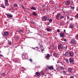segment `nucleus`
Instances as JSON below:
<instances>
[{"instance_id": "nucleus-47", "label": "nucleus", "mask_w": 78, "mask_h": 78, "mask_svg": "<svg viewBox=\"0 0 78 78\" xmlns=\"http://www.w3.org/2000/svg\"><path fill=\"white\" fill-rule=\"evenodd\" d=\"M43 7H45V4L43 5H42Z\"/></svg>"}, {"instance_id": "nucleus-29", "label": "nucleus", "mask_w": 78, "mask_h": 78, "mask_svg": "<svg viewBox=\"0 0 78 78\" xmlns=\"http://www.w3.org/2000/svg\"><path fill=\"white\" fill-rule=\"evenodd\" d=\"M12 43H11V42L10 41H8V44L9 45H11V44Z\"/></svg>"}, {"instance_id": "nucleus-62", "label": "nucleus", "mask_w": 78, "mask_h": 78, "mask_svg": "<svg viewBox=\"0 0 78 78\" xmlns=\"http://www.w3.org/2000/svg\"><path fill=\"white\" fill-rule=\"evenodd\" d=\"M25 58H26V56H25Z\"/></svg>"}, {"instance_id": "nucleus-43", "label": "nucleus", "mask_w": 78, "mask_h": 78, "mask_svg": "<svg viewBox=\"0 0 78 78\" xmlns=\"http://www.w3.org/2000/svg\"><path fill=\"white\" fill-rule=\"evenodd\" d=\"M64 41H65V42H66V41H67V40L65 38L64 40Z\"/></svg>"}, {"instance_id": "nucleus-39", "label": "nucleus", "mask_w": 78, "mask_h": 78, "mask_svg": "<svg viewBox=\"0 0 78 78\" xmlns=\"http://www.w3.org/2000/svg\"><path fill=\"white\" fill-rule=\"evenodd\" d=\"M57 63H61V62H60V60H58V61H57Z\"/></svg>"}, {"instance_id": "nucleus-14", "label": "nucleus", "mask_w": 78, "mask_h": 78, "mask_svg": "<svg viewBox=\"0 0 78 78\" xmlns=\"http://www.w3.org/2000/svg\"><path fill=\"white\" fill-rule=\"evenodd\" d=\"M68 72H70V73H72V68H68Z\"/></svg>"}, {"instance_id": "nucleus-34", "label": "nucleus", "mask_w": 78, "mask_h": 78, "mask_svg": "<svg viewBox=\"0 0 78 78\" xmlns=\"http://www.w3.org/2000/svg\"><path fill=\"white\" fill-rule=\"evenodd\" d=\"M21 7H22V8H23V9H25V8L23 6V5H21Z\"/></svg>"}, {"instance_id": "nucleus-35", "label": "nucleus", "mask_w": 78, "mask_h": 78, "mask_svg": "<svg viewBox=\"0 0 78 78\" xmlns=\"http://www.w3.org/2000/svg\"><path fill=\"white\" fill-rule=\"evenodd\" d=\"M57 31L58 33H59V32H60V31H59V29H57Z\"/></svg>"}, {"instance_id": "nucleus-8", "label": "nucleus", "mask_w": 78, "mask_h": 78, "mask_svg": "<svg viewBox=\"0 0 78 78\" xmlns=\"http://www.w3.org/2000/svg\"><path fill=\"white\" fill-rule=\"evenodd\" d=\"M53 55H54V56H55V57H56L57 58H58V57H59V56H58V54L56 53H54Z\"/></svg>"}, {"instance_id": "nucleus-7", "label": "nucleus", "mask_w": 78, "mask_h": 78, "mask_svg": "<svg viewBox=\"0 0 78 78\" xmlns=\"http://www.w3.org/2000/svg\"><path fill=\"white\" fill-rule=\"evenodd\" d=\"M5 14L6 15V16H7L8 17H12L13 16L12 15H11V14L10 13H8L7 14Z\"/></svg>"}, {"instance_id": "nucleus-57", "label": "nucleus", "mask_w": 78, "mask_h": 78, "mask_svg": "<svg viewBox=\"0 0 78 78\" xmlns=\"http://www.w3.org/2000/svg\"><path fill=\"white\" fill-rule=\"evenodd\" d=\"M27 12H28V13H30V12H28L27 11Z\"/></svg>"}, {"instance_id": "nucleus-46", "label": "nucleus", "mask_w": 78, "mask_h": 78, "mask_svg": "<svg viewBox=\"0 0 78 78\" xmlns=\"http://www.w3.org/2000/svg\"><path fill=\"white\" fill-rule=\"evenodd\" d=\"M23 56H27V54H23Z\"/></svg>"}, {"instance_id": "nucleus-30", "label": "nucleus", "mask_w": 78, "mask_h": 78, "mask_svg": "<svg viewBox=\"0 0 78 78\" xmlns=\"http://www.w3.org/2000/svg\"><path fill=\"white\" fill-rule=\"evenodd\" d=\"M14 6L15 7H17L18 6V5L16 4H14Z\"/></svg>"}, {"instance_id": "nucleus-37", "label": "nucleus", "mask_w": 78, "mask_h": 78, "mask_svg": "<svg viewBox=\"0 0 78 78\" xmlns=\"http://www.w3.org/2000/svg\"><path fill=\"white\" fill-rule=\"evenodd\" d=\"M70 27L71 28H74V27H73V26L70 25Z\"/></svg>"}, {"instance_id": "nucleus-41", "label": "nucleus", "mask_w": 78, "mask_h": 78, "mask_svg": "<svg viewBox=\"0 0 78 78\" xmlns=\"http://www.w3.org/2000/svg\"><path fill=\"white\" fill-rule=\"evenodd\" d=\"M3 55H2L0 54V58H1V57H2Z\"/></svg>"}, {"instance_id": "nucleus-58", "label": "nucleus", "mask_w": 78, "mask_h": 78, "mask_svg": "<svg viewBox=\"0 0 78 78\" xmlns=\"http://www.w3.org/2000/svg\"><path fill=\"white\" fill-rule=\"evenodd\" d=\"M39 45H40V43H39Z\"/></svg>"}, {"instance_id": "nucleus-20", "label": "nucleus", "mask_w": 78, "mask_h": 78, "mask_svg": "<svg viewBox=\"0 0 78 78\" xmlns=\"http://www.w3.org/2000/svg\"><path fill=\"white\" fill-rule=\"evenodd\" d=\"M31 9H33V10H36V9L34 7H32L30 8Z\"/></svg>"}, {"instance_id": "nucleus-52", "label": "nucleus", "mask_w": 78, "mask_h": 78, "mask_svg": "<svg viewBox=\"0 0 78 78\" xmlns=\"http://www.w3.org/2000/svg\"><path fill=\"white\" fill-rule=\"evenodd\" d=\"M64 33H66V30H64Z\"/></svg>"}, {"instance_id": "nucleus-60", "label": "nucleus", "mask_w": 78, "mask_h": 78, "mask_svg": "<svg viewBox=\"0 0 78 78\" xmlns=\"http://www.w3.org/2000/svg\"><path fill=\"white\" fill-rule=\"evenodd\" d=\"M72 18L70 19V20H72Z\"/></svg>"}, {"instance_id": "nucleus-48", "label": "nucleus", "mask_w": 78, "mask_h": 78, "mask_svg": "<svg viewBox=\"0 0 78 78\" xmlns=\"http://www.w3.org/2000/svg\"><path fill=\"white\" fill-rule=\"evenodd\" d=\"M5 2H8V0H5Z\"/></svg>"}, {"instance_id": "nucleus-13", "label": "nucleus", "mask_w": 78, "mask_h": 78, "mask_svg": "<svg viewBox=\"0 0 78 78\" xmlns=\"http://www.w3.org/2000/svg\"><path fill=\"white\" fill-rule=\"evenodd\" d=\"M48 68L49 69H50V70H53V67L52 66L48 67Z\"/></svg>"}, {"instance_id": "nucleus-3", "label": "nucleus", "mask_w": 78, "mask_h": 78, "mask_svg": "<svg viewBox=\"0 0 78 78\" xmlns=\"http://www.w3.org/2000/svg\"><path fill=\"white\" fill-rule=\"evenodd\" d=\"M58 50H59V49H62L63 48V46L61 44H60V45H59L58 46Z\"/></svg>"}, {"instance_id": "nucleus-50", "label": "nucleus", "mask_w": 78, "mask_h": 78, "mask_svg": "<svg viewBox=\"0 0 78 78\" xmlns=\"http://www.w3.org/2000/svg\"><path fill=\"white\" fill-rule=\"evenodd\" d=\"M36 48H37L38 49H39V48L37 46L36 47Z\"/></svg>"}, {"instance_id": "nucleus-25", "label": "nucleus", "mask_w": 78, "mask_h": 78, "mask_svg": "<svg viewBox=\"0 0 78 78\" xmlns=\"http://www.w3.org/2000/svg\"><path fill=\"white\" fill-rule=\"evenodd\" d=\"M52 20H52V19H49V22H50L51 23V22H52Z\"/></svg>"}, {"instance_id": "nucleus-27", "label": "nucleus", "mask_w": 78, "mask_h": 78, "mask_svg": "<svg viewBox=\"0 0 78 78\" xmlns=\"http://www.w3.org/2000/svg\"><path fill=\"white\" fill-rule=\"evenodd\" d=\"M51 48L52 49H55V46L54 45H52L51 46Z\"/></svg>"}, {"instance_id": "nucleus-38", "label": "nucleus", "mask_w": 78, "mask_h": 78, "mask_svg": "<svg viewBox=\"0 0 78 78\" xmlns=\"http://www.w3.org/2000/svg\"><path fill=\"white\" fill-rule=\"evenodd\" d=\"M66 71H65V70H63V73L64 74H65V75H66Z\"/></svg>"}, {"instance_id": "nucleus-2", "label": "nucleus", "mask_w": 78, "mask_h": 78, "mask_svg": "<svg viewBox=\"0 0 78 78\" xmlns=\"http://www.w3.org/2000/svg\"><path fill=\"white\" fill-rule=\"evenodd\" d=\"M61 14L59 13L57 14V16H56V18L57 20H59V16H61Z\"/></svg>"}, {"instance_id": "nucleus-31", "label": "nucleus", "mask_w": 78, "mask_h": 78, "mask_svg": "<svg viewBox=\"0 0 78 78\" xmlns=\"http://www.w3.org/2000/svg\"><path fill=\"white\" fill-rule=\"evenodd\" d=\"M1 7L3 8H5V5H1Z\"/></svg>"}, {"instance_id": "nucleus-23", "label": "nucleus", "mask_w": 78, "mask_h": 78, "mask_svg": "<svg viewBox=\"0 0 78 78\" xmlns=\"http://www.w3.org/2000/svg\"><path fill=\"white\" fill-rule=\"evenodd\" d=\"M75 19H78V13L75 16Z\"/></svg>"}, {"instance_id": "nucleus-24", "label": "nucleus", "mask_w": 78, "mask_h": 78, "mask_svg": "<svg viewBox=\"0 0 78 78\" xmlns=\"http://www.w3.org/2000/svg\"><path fill=\"white\" fill-rule=\"evenodd\" d=\"M5 73H1V75H3V76H6V75H5Z\"/></svg>"}, {"instance_id": "nucleus-9", "label": "nucleus", "mask_w": 78, "mask_h": 78, "mask_svg": "<svg viewBox=\"0 0 78 78\" xmlns=\"http://www.w3.org/2000/svg\"><path fill=\"white\" fill-rule=\"evenodd\" d=\"M65 35L64 33H61L60 34V36H61V37H64Z\"/></svg>"}, {"instance_id": "nucleus-49", "label": "nucleus", "mask_w": 78, "mask_h": 78, "mask_svg": "<svg viewBox=\"0 0 78 78\" xmlns=\"http://www.w3.org/2000/svg\"><path fill=\"white\" fill-rule=\"evenodd\" d=\"M70 78H74V77L73 76H72L70 77Z\"/></svg>"}, {"instance_id": "nucleus-64", "label": "nucleus", "mask_w": 78, "mask_h": 78, "mask_svg": "<svg viewBox=\"0 0 78 78\" xmlns=\"http://www.w3.org/2000/svg\"><path fill=\"white\" fill-rule=\"evenodd\" d=\"M77 11H78V9H77Z\"/></svg>"}, {"instance_id": "nucleus-19", "label": "nucleus", "mask_w": 78, "mask_h": 78, "mask_svg": "<svg viewBox=\"0 0 78 78\" xmlns=\"http://www.w3.org/2000/svg\"><path fill=\"white\" fill-rule=\"evenodd\" d=\"M16 32L18 33H23V31L22 30H17Z\"/></svg>"}, {"instance_id": "nucleus-22", "label": "nucleus", "mask_w": 78, "mask_h": 78, "mask_svg": "<svg viewBox=\"0 0 78 78\" xmlns=\"http://www.w3.org/2000/svg\"><path fill=\"white\" fill-rule=\"evenodd\" d=\"M36 75H37V76H39L40 75V74H39V73L38 72H36Z\"/></svg>"}, {"instance_id": "nucleus-54", "label": "nucleus", "mask_w": 78, "mask_h": 78, "mask_svg": "<svg viewBox=\"0 0 78 78\" xmlns=\"http://www.w3.org/2000/svg\"><path fill=\"white\" fill-rule=\"evenodd\" d=\"M60 25H62V23H60Z\"/></svg>"}, {"instance_id": "nucleus-12", "label": "nucleus", "mask_w": 78, "mask_h": 78, "mask_svg": "<svg viewBox=\"0 0 78 78\" xmlns=\"http://www.w3.org/2000/svg\"><path fill=\"white\" fill-rule=\"evenodd\" d=\"M33 15H34V16H37V14L35 12H33Z\"/></svg>"}, {"instance_id": "nucleus-36", "label": "nucleus", "mask_w": 78, "mask_h": 78, "mask_svg": "<svg viewBox=\"0 0 78 78\" xmlns=\"http://www.w3.org/2000/svg\"><path fill=\"white\" fill-rule=\"evenodd\" d=\"M66 62H67V63H69V60H66Z\"/></svg>"}, {"instance_id": "nucleus-61", "label": "nucleus", "mask_w": 78, "mask_h": 78, "mask_svg": "<svg viewBox=\"0 0 78 78\" xmlns=\"http://www.w3.org/2000/svg\"><path fill=\"white\" fill-rule=\"evenodd\" d=\"M55 14V12L53 13V14Z\"/></svg>"}, {"instance_id": "nucleus-11", "label": "nucleus", "mask_w": 78, "mask_h": 78, "mask_svg": "<svg viewBox=\"0 0 78 78\" xmlns=\"http://www.w3.org/2000/svg\"><path fill=\"white\" fill-rule=\"evenodd\" d=\"M68 54H69V52L67 51L65 53L64 55H65V56H68Z\"/></svg>"}, {"instance_id": "nucleus-55", "label": "nucleus", "mask_w": 78, "mask_h": 78, "mask_svg": "<svg viewBox=\"0 0 78 78\" xmlns=\"http://www.w3.org/2000/svg\"><path fill=\"white\" fill-rule=\"evenodd\" d=\"M67 18H68V19H69V16H67Z\"/></svg>"}, {"instance_id": "nucleus-53", "label": "nucleus", "mask_w": 78, "mask_h": 78, "mask_svg": "<svg viewBox=\"0 0 78 78\" xmlns=\"http://www.w3.org/2000/svg\"><path fill=\"white\" fill-rule=\"evenodd\" d=\"M41 50L42 51H44V50L42 49H41Z\"/></svg>"}, {"instance_id": "nucleus-51", "label": "nucleus", "mask_w": 78, "mask_h": 78, "mask_svg": "<svg viewBox=\"0 0 78 78\" xmlns=\"http://www.w3.org/2000/svg\"><path fill=\"white\" fill-rule=\"evenodd\" d=\"M43 11H45V9H43Z\"/></svg>"}, {"instance_id": "nucleus-15", "label": "nucleus", "mask_w": 78, "mask_h": 78, "mask_svg": "<svg viewBox=\"0 0 78 78\" xmlns=\"http://www.w3.org/2000/svg\"><path fill=\"white\" fill-rule=\"evenodd\" d=\"M46 30H47L48 31H52V30H51V29L49 28H46Z\"/></svg>"}, {"instance_id": "nucleus-28", "label": "nucleus", "mask_w": 78, "mask_h": 78, "mask_svg": "<svg viewBox=\"0 0 78 78\" xmlns=\"http://www.w3.org/2000/svg\"><path fill=\"white\" fill-rule=\"evenodd\" d=\"M61 69H62V70H64V68L62 66H60Z\"/></svg>"}, {"instance_id": "nucleus-10", "label": "nucleus", "mask_w": 78, "mask_h": 78, "mask_svg": "<svg viewBox=\"0 0 78 78\" xmlns=\"http://www.w3.org/2000/svg\"><path fill=\"white\" fill-rule=\"evenodd\" d=\"M43 19L45 20V21H46L47 20V16H44L43 17Z\"/></svg>"}, {"instance_id": "nucleus-45", "label": "nucleus", "mask_w": 78, "mask_h": 78, "mask_svg": "<svg viewBox=\"0 0 78 78\" xmlns=\"http://www.w3.org/2000/svg\"><path fill=\"white\" fill-rule=\"evenodd\" d=\"M25 20H27V18L26 16H25Z\"/></svg>"}, {"instance_id": "nucleus-18", "label": "nucleus", "mask_w": 78, "mask_h": 78, "mask_svg": "<svg viewBox=\"0 0 78 78\" xmlns=\"http://www.w3.org/2000/svg\"><path fill=\"white\" fill-rule=\"evenodd\" d=\"M30 22L32 24H34L35 23V22H34V20H32L30 21Z\"/></svg>"}, {"instance_id": "nucleus-4", "label": "nucleus", "mask_w": 78, "mask_h": 78, "mask_svg": "<svg viewBox=\"0 0 78 78\" xmlns=\"http://www.w3.org/2000/svg\"><path fill=\"white\" fill-rule=\"evenodd\" d=\"M3 34L4 36H8V34H9V32L7 31L4 32Z\"/></svg>"}, {"instance_id": "nucleus-17", "label": "nucleus", "mask_w": 78, "mask_h": 78, "mask_svg": "<svg viewBox=\"0 0 78 78\" xmlns=\"http://www.w3.org/2000/svg\"><path fill=\"white\" fill-rule=\"evenodd\" d=\"M70 56L73 57V52H70L69 53Z\"/></svg>"}, {"instance_id": "nucleus-32", "label": "nucleus", "mask_w": 78, "mask_h": 78, "mask_svg": "<svg viewBox=\"0 0 78 78\" xmlns=\"http://www.w3.org/2000/svg\"><path fill=\"white\" fill-rule=\"evenodd\" d=\"M64 17L62 15H61L60 16V19H63Z\"/></svg>"}, {"instance_id": "nucleus-16", "label": "nucleus", "mask_w": 78, "mask_h": 78, "mask_svg": "<svg viewBox=\"0 0 78 78\" xmlns=\"http://www.w3.org/2000/svg\"><path fill=\"white\" fill-rule=\"evenodd\" d=\"M50 55L49 54H48L46 56H45V57L46 58H50Z\"/></svg>"}, {"instance_id": "nucleus-44", "label": "nucleus", "mask_w": 78, "mask_h": 78, "mask_svg": "<svg viewBox=\"0 0 78 78\" xmlns=\"http://www.w3.org/2000/svg\"><path fill=\"white\" fill-rule=\"evenodd\" d=\"M65 48L66 49H67V46H66L65 47Z\"/></svg>"}, {"instance_id": "nucleus-42", "label": "nucleus", "mask_w": 78, "mask_h": 78, "mask_svg": "<svg viewBox=\"0 0 78 78\" xmlns=\"http://www.w3.org/2000/svg\"><path fill=\"white\" fill-rule=\"evenodd\" d=\"M60 65H63V64L62 62H60Z\"/></svg>"}, {"instance_id": "nucleus-33", "label": "nucleus", "mask_w": 78, "mask_h": 78, "mask_svg": "<svg viewBox=\"0 0 78 78\" xmlns=\"http://www.w3.org/2000/svg\"><path fill=\"white\" fill-rule=\"evenodd\" d=\"M40 48H43V45L41 44L40 46Z\"/></svg>"}, {"instance_id": "nucleus-56", "label": "nucleus", "mask_w": 78, "mask_h": 78, "mask_svg": "<svg viewBox=\"0 0 78 78\" xmlns=\"http://www.w3.org/2000/svg\"><path fill=\"white\" fill-rule=\"evenodd\" d=\"M48 25H50V23H48Z\"/></svg>"}, {"instance_id": "nucleus-5", "label": "nucleus", "mask_w": 78, "mask_h": 78, "mask_svg": "<svg viewBox=\"0 0 78 78\" xmlns=\"http://www.w3.org/2000/svg\"><path fill=\"white\" fill-rule=\"evenodd\" d=\"M70 3H71V2L70 1H67L65 2V4L66 5H69Z\"/></svg>"}, {"instance_id": "nucleus-59", "label": "nucleus", "mask_w": 78, "mask_h": 78, "mask_svg": "<svg viewBox=\"0 0 78 78\" xmlns=\"http://www.w3.org/2000/svg\"><path fill=\"white\" fill-rule=\"evenodd\" d=\"M67 34V35H69V34Z\"/></svg>"}, {"instance_id": "nucleus-6", "label": "nucleus", "mask_w": 78, "mask_h": 78, "mask_svg": "<svg viewBox=\"0 0 78 78\" xmlns=\"http://www.w3.org/2000/svg\"><path fill=\"white\" fill-rule=\"evenodd\" d=\"M71 43L72 44H76V41L74 39H73L71 41Z\"/></svg>"}, {"instance_id": "nucleus-26", "label": "nucleus", "mask_w": 78, "mask_h": 78, "mask_svg": "<svg viewBox=\"0 0 78 78\" xmlns=\"http://www.w3.org/2000/svg\"><path fill=\"white\" fill-rule=\"evenodd\" d=\"M5 6H7L8 4V2H5Z\"/></svg>"}, {"instance_id": "nucleus-63", "label": "nucleus", "mask_w": 78, "mask_h": 78, "mask_svg": "<svg viewBox=\"0 0 78 78\" xmlns=\"http://www.w3.org/2000/svg\"><path fill=\"white\" fill-rule=\"evenodd\" d=\"M64 12V13H65V12Z\"/></svg>"}, {"instance_id": "nucleus-1", "label": "nucleus", "mask_w": 78, "mask_h": 78, "mask_svg": "<svg viewBox=\"0 0 78 78\" xmlns=\"http://www.w3.org/2000/svg\"><path fill=\"white\" fill-rule=\"evenodd\" d=\"M69 60L70 63H72L73 64H74V62L73 61V58H70Z\"/></svg>"}, {"instance_id": "nucleus-40", "label": "nucleus", "mask_w": 78, "mask_h": 78, "mask_svg": "<svg viewBox=\"0 0 78 78\" xmlns=\"http://www.w3.org/2000/svg\"><path fill=\"white\" fill-rule=\"evenodd\" d=\"M29 61L31 62H32V61H33V60H32V59H30Z\"/></svg>"}, {"instance_id": "nucleus-21", "label": "nucleus", "mask_w": 78, "mask_h": 78, "mask_svg": "<svg viewBox=\"0 0 78 78\" xmlns=\"http://www.w3.org/2000/svg\"><path fill=\"white\" fill-rule=\"evenodd\" d=\"M71 9H72V10H74V9H75V7L71 6Z\"/></svg>"}]
</instances>
